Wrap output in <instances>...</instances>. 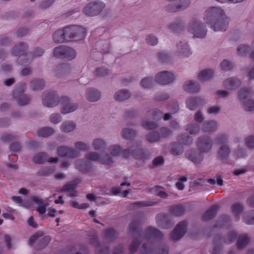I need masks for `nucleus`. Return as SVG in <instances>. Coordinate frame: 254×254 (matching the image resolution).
I'll list each match as a JSON object with an SVG mask.
<instances>
[{"label":"nucleus","mask_w":254,"mask_h":254,"mask_svg":"<svg viewBox=\"0 0 254 254\" xmlns=\"http://www.w3.org/2000/svg\"><path fill=\"white\" fill-rule=\"evenodd\" d=\"M188 226L186 221H182L179 223L170 235L171 239L176 241L182 238L186 233Z\"/></svg>","instance_id":"obj_13"},{"label":"nucleus","mask_w":254,"mask_h":254,"mask_svg":"<svg viewBox=\"0 0 254 254\" xmlns=\"http://www.w3.org/2000/svg\"><path fill=\"white\" fill-rule=\"evenodd\" d=\"M251 89L250 88H244L242 89L239 92V98L241 102H243V105L245 110L248 111L254 110V101L247 100L244 101L247 97H251Z\"/></svg>","instance_id":"obj_12"},{"label":"nucleus","mask_w":254,"mask_h":254,"mask_svg":"<svg viewBox=\"0 0 254 254\" xmlns=\"http://www.w3.org/2000/svg\"><path fill=\"white\" fill-rule=\"evenodd\" d=\"M169 150L171 154L176 156L183 152V148L178 142H173L169 146Z\"/></svg>","instance_id":"obj_31"},{"label":"nucleus","mask_w":254,"mask_h":254,"mask_svg":"<svg viewBox=\"0 0 254 254\" xmlns=\"http://www.w3.org/2000/svg\"><path fill=\"white\" fill-rule=\"evenodd\" d=\"M177 48L178 56L180 57H186L191 54V52L188 43L185 41L181 42L180 44L178 45Z\"/></svg>","instance_id":"obj_22"},{"label":"nucleus","mask_w":254,"mask_h":254,"mask_svg":"<svg viewBox=\"0 0 254 254\" xmlns=\"http://www.w3.org/2000/svg\"><path fill=\"white\" fill-rule=\"evenodd\" d=\"M25 83H21L13 90V98L16 100L18 104L21 106L28 104L31 100L29 96L23 94L25 89Z\"/></svg>","instance_id":"obj_9"},{"label":"nucleus","mask_w":254,"mask_h":254,"mask_svg":"<svg viewBox=\"0 0 254 254\" xmlns=\"http://www.w3.org/2000/svg\"><path fill=\"white\" fill-rule=\"evenodd\" d=\"M186 130L190 134L197 133L199 130V126L198 124H189L187 126Z\"/></svg>","instance_id":"obj_51"},{"label":"nucleus","mask_w":254,"mask_h":254,"mask_svg":"<svg viewBox=\"0 0 254 254\" xmlns=\"http://www.w3.org/2000/svg\"><path fill=\"white\" fill-rule=\"evenodd\" d=\"M146 137L149 142H154L160 139V135L158 132L153 131L147 134Z\"/></svg>","instance_id":"obj_47"},{"label":"nucleus","mask_w":254,"mask_h":254,"mask_svg":"<svg viewBox=\"0 0 254 254\" xmlns=\"http://www.w3.org/2000/svg\"><path fill=\"white\" fill-rule=\"evenodd\" d=\"M178 140L181 143L185 145H189L192 142V138L188 135H181Z\"/></svg>","instance_id":"obj_54"},{"label":"nucleus","mask_w":254,"mask_h":254,"mask_svg":"<svg viewBox=\"0 0 254 254\" xmlns=\"http://www.w3.org/2000/svg\"><path fill=\"white\" fill-rule=\"evenodd\" d=\"M75 127V124L73 122H64L61 127V129L63 131L69 132L73 130Z\"/></svg>","instance_id":"obj_43"},{"label":"nucleus","mask_w":254,"mask_h":254,"mask_svg":"<svg viewBox=\"0 0 254 254\" xmlns=\"http://www.w3.org/2000/svg\"><path fill=\"white\" fill-rule=\"evenodd\" d=\"M87 160L91 161H99L105 165H110L112 163V158L110 155L107 154L103 158H101L99 155L95 152H89L85 156Z\"/></svg>","instance_id":"obj_15"},{"label":"nucleus","mask_w":254,"mask_h":254,"mask_svg":"<svg viewBox=\"0 0 254 254\" xmlns=\"http://www.w3.org/2000/svg\"><path fill=\"white\" fill-rule=\"evenodd\" d=\"M197 146L199 150H190L188 151L186 153V156L191 161L195 164H199L203 160V152L208 151L211 148L212 143L210 137L206 135L199 137L197 141Z\"/></svg>","instance_id":"obj_5"},{"label":"nucleus","mask_w":254,"mask_h":254,"mask_svg":"<svg viewBox=\"0 0 254 254\" xmlns=\"http://www.w3.org/2000/svg\"><path fill=\"white\" fill-rule=\"evenodd\" d=\"M130 94L126 90H120L115 95V99L117 101H123L128 99L130 97Z\"/></svg>","instance_id":"obj_39"},{"label":"nucleus","mask_w":254,"mask_h":254,"mask_svg":"<svg viewBox=\"0 0 254 254\" xmlns=\"http://www.w3.org/2000/svg\"><path fill=\"white\" fill-rule=\"evenodd\" d=\"M228 137L225 134H220L215 139V143L217 144H221L218 154L221 159L226 158L230 153V148L226 143L227 142Z\"/></svg>","instance_id":"obj_11"},{"label":"nucleus","mask_w":254,"mask_h":254,"mask_svg":"<svg viewBox=\"0 0 254 254\" xmlns=\"http://www.w3.org/2000/svg\"><path fill=\"white\" fill-rule=\"evenodd\" d=\"M31 200L37 205L36 210L39 214H44L46 212L48 205L42 198L33 196L31 197Z\"/></svg>","instance_id":"obj_19"},{"label":"nucleus","mask_w":254,"mask_h":254,"mask_svg":"<svg viewBox=\"0 0 254 254\" xmlns=\"http://www.w3.org/2000/svg\"><path fill=\"white\" fill-rule=\"evenodd\" d=\"M69 66L67 64H61L57 67L55 72L57 75L59 73L65 74L69 71Z\"/></svg>","instance_id":"obj_49"},{"label":"nucleus","mask_w":254,"mask_h":254,"mask_svg":"<svg viewBox=\"0 0 254 254\" xmlns=\"http://www.w3.org/2000/svg\"><path fill=\"white\" fill-rule=\"evenodd\" d=\"M30 86L33 91L41 90L45 86V82L43 79H34L31 82Z\"/></svg>","instance_id":"obj_32"},{"label":"nucleus","mask_w":254,"mask_h":254,"mask_svg":"<svg viewBox=\"0 0 254 254\" xmlns=\"http://www.w3.org/2000/svg\"><path fill=\"white\" fill-rule=\"evenodd\" d=\"M156 221L159 225L164 228L168 229L174 225V223L171 222L167 223V219L165 214H158L156 216Z\"/></svg>","instance_id":"obj_26"},{"label":"nucleus","mask_w":254,"mask_h":254,"mask_svg":"<svg viewBox=\"0 0 254 254\" xmlns=\"http://www.w3.org/2000/svg\"><path fill=\"white\" fill-rule=\"evenodd\" d=\"M188 31L193 34L194 37L200 38L205 37L207 33L204 23L199 22L196 18H192L190 21Z\"/></svg>","instance_id":"obj_7"},{"label":"nucleus","mask_w":254,"mask_h":254,"mask_svg":"<svg viewBox=\"0 0 254 254\" xmlns=\"http://www.w3.org/2000/svg\"><path fill=\"white\" fill-rule=\"evenodd\" d=\"M53 54L57 58L71 60L75 57L76 52L70 47L61 46L54 49Z\"/></svg>","instance_id":"obj_8"},{"label":"nucleus","mask_w":254,"mask_h":254,"mask_svg":"<svg viewBox=\"0 0 254 254\" xmlns=\"http://www.w3.org/2000/svg\"><path fill=\"white\" fill-rule=\"evenodd\" d=\"M169 210L172 214L177 216H180L185 213L186 209L183 205L177 204L170 206Z\"/></svg>","instance_id":"obj_29"},{"label":"nucleus","mask_w":254,"mask_h":254,"mask_svg":"<svg viewBox=\"0 0 254 254\" xmlns=\"http://www.w3.org/2000/svg\"><path fill=\"white\" fill-rule=\"evenodd\" d=\"M169 28L173 32H180L184 28V22L180 19H177L175 22L169 25Z\"/></svg>","instance_id":"obj_30"},{"label":"nucleus","mask_w":254,"mask_h":254,"mask_svg":"<svg viewBox=\"0 0 254 254\" xmlns=\"http://www.w3.org/2000/svg\"><path fill=\"white\" fill-rule=\"evenodd\" d=\"M190 3V0H183L178 5L175 4L174 3H171L166 6V10L168 12H177L185 9Z\"/></svg>","instance_id":"obj_18"},{"label":"nucleus","mask_w":254,"mask_h":254,"mask_svg":"<svg viewBox=\"0 0 254 254\" xmlns=\"http://www.w3.org/2000/svg\"><path fill=\"white\" fill-rule=\"evenodd\" d=\"M132 156L136 159H147L148 154H146L145 151L142 149H135L132 151Z\"/></svg>","instance_id":"obj_33"},{"label":"nucleus","mask_w":254,"mask_h":254,"mask_svg":"<svg viewBox=\"0 0 254 254\" xmlns=\"http://www.w3.org/2000/svg\"><path fill=\"white\" fill-rule=\"evenodd\" d=\"M204 20L215 31H225L228 26L229 18L220 7L207 8L204 14Z\"/></svg>","instance_id":"obj_2"},{"label":"nucleus","mask_w":254,"mask_h":254,"mask_svg":"<svg viewBox=\"0 0 254 254\" xmlns=\"http://www.w3.org/2000/svg\"><path fill=\"white\" fill-rule=\"evenodd\" d=\"M246 144L248 147L250 148L254 147V136H248L246 140Z\"/></svg>","instance_id":"obj_64"},{"label":"nucleus","mask_w":254,"mask_h":254,"mask_svg":"<svg viewBox=\"0 0 254 254\" xmlns=\"http://www.w3.org/2000/svg\"><path fill=\"white\" fill-rule=\"evenodd\" d=\"M199 85L196 82L193 80H189L185 82L184 85V89L185 91L190 92H196L199 90Z\"/></svg>","instance_id":"obj_27"},{"label":"nucleus","mask_w":254,"mask_h":254,"mask_svg":"<svg viewBox=\"0 0 254 254\" xmlns=\"http://www.w3.org/2000/svg\"><path fill=\"white\" fill-rule=\"evenodd\" d=\"M142 126L143 127L148 129H153L157 127L156 124L146 121H143L142 123Z\"/></svg>","instance_id":"obj_60"},{"label":"nucleus","mask_w":254,"mask_h":254,"mask_svg":"<svg viewBox=\"0 0 254 254\" xmlns=\"http://www.w3.org/2000/svg\"><path fill=\"white\" fill-rule=\"evenodd\" d=\"M218 209L219 206L217 204L212 205L203 213L202 219L206 221L212 219L215 216Z\"/></svg>","instance_id":"obj_24"},{"label":"nucleus","mask_w":254,"mask_h":254,"mask_svg":"<svg viewBox=\"0 0 254 254\" xmlns=\"http://www.w3.org/2000/svg\"><path fill=\"white\" fill-rule=\"evenodd\" d=\"M80 182L79 179H76L73 181L68 182V183L64 185L62 189L63 191H73L76 185H77Z\"/></svg>","instance_id":"obj_36"},{"label":"nucleus","mask_w":254,"mask_h":254,"mask_svg":"<svg viewBox=\"0 0 254 254\" xmlns=\"http://www.w3.org/2000/svg\"><path fill=\"white\" fill-rule=\"evenodd\" d=\"M50 121L54 124H57L62 121V117L60 114H53L50 116Z\"/></svg>","instance_id":"obj_62"},{"label":"nucleus","mask_w":254,"mask_h":254,"mask_svg":"<svg viewBox=\"0 0 254 254\" xmlns=\"http://www.w3.org/2000/svg\"><path fill=\"white\" fill-rule=\"evenodd\" d=\"M214 72L209 69L202 70L199 74L198 78L200 80L206 81L210 79L213 75Z\"/></svg>","instance_id":"obj_35"},{"label":"nucleus","mask_w":254,"mask_h":254,"mask_svg":"<svg viewBox=\"0 0 254 254\" xmlns=\"http://www.w3.org/2000/svg\"><path fill=\"white\" fill-rule=\"evenodd\" d=\"M161 136L163 137H167L172 133L171 130L166 127H163L160 129Z\"/></svg>","instance_id":"obj_63"},{"label":"nucleus","mask_w":254,"mask_h":254,"mask_svg":"<svg viewBox=\"0 0 254 254\" xmlns=\"http://www.w3.org/2000/svg\"><path fill=\"white\" fill-rule=\"evenodd\" d=\"M86 33V31L83 27L71 25L56 31L54 34L53 39L58 43L79 40L85 36Z\"/></svg>","instance_id":"obj_4"},{"label":"nucleus","mask_w":254,"mask_h":254,"mask_svg":"<svg viewBox=\"0 0 254 254\" xmlns=\"http://www.w3.org/2000/svg\"><path fill=\"white\" fill-rule=\"evenodd\" d=\"M90 243L91 245L96 247V254H109V247H105L101 249V244L99 242V240L96 236H94L90 238Z\"/></svg>","instance_id":"obj_21"},{"label":"nucleus","mask_w":254,"mask_h":254,"mask_svg":"<svg viewBox=\"0 0 254 254\" xmlns=\"http://www.w3.org/2000/svg\"><path fill=\"white\" fill-rule=\"evenodd\" d=\"M154 83L152 78L146 77L141 80V85L143 88H147L152 87Z\"/></svg>","instance_id":"obj_50"},{"label":"nucleus","mask_w":254,"mask_h":254,"mask_svg":"<svg viewBox=\"0 0 254 254\" xmlns=\"http://www.w3.org/2000/svg\"><path fill=\"white\" fill-rule=\"evenodd\" d=\"M109 151L113 156L119 155L122 151V148L120 146L114 145L109 147Z\"/></svg>","instance_id":"obj_53"},{"label":"nucleus","mask_w":254,"mask_h":254,"mask_svg":"<svg viewBox=\"0 0 254 254\" xmlns=\"http://www.w3.org/2000/svg\"><path fill=\"white\" fill-rule=\"evenodd\" d=\"M168 98L169 96L166 93L159 92L155 95L154 99L156 101H161L166 100Z\"/></svg>","instance_id":"obj_57"},{"label":"nucleus","mask_w":254,"mask_h":254,"mask_svg":"<svg viewBox=\"0 0 254 254\" xmlns=\"http://www.w3.org/2000/svg\"><path fill=\"white\" fill-rule=\"evenodd\" d=\"M241 84L240 81L236 78H230L226 79L223 83L225 88L229 89L236 88Z\"/></svg>","instance_id":"obj_28"},{"label":"nucleus","mask_w":254,"mask_h":254,"mask_svg":"<svg viewBox=\"0 0 254 254\" xmlns=\"http://www.w3.org/2000/svg\"><path fill=\"white\" fill-rule=\"evenodd\" d=\"M205 103V100L200 97L190 98L187 101V106L190 110H195L199 106Z\"/></svg>","instance_id":"obj_20"},{"label":"nucleus","mask_w":254,"mask_h":254,"mask_svg":"<svg viewBox=\"0 0 254 254\" xmlns=\"http://www.w3.org/2000/svg\"><path fill=\"white\" fill-rule=\"evenodd\" d=\"M154 250V244L150 241L142 245L141 249V254H152Z\"/></svg>","instance_id":"obj_38"},{"label":"nucleus","mask_w":254,"mask_h":254,"mask_svg":"<svg viewBox=\"0 0 254 254\" xmlns=\"http://www.w3.org/2000/svg\"><path fill=\"white\" fill-rule=\"evenodd\" d=\"M156 203L154 201H137L130 204V206L135 209L141 207L153 206Z\"/></svg>","instance_id":"obj_46"},{"label":"nucleus","mask_w":254,"mask_h":254,"mask_svg":"<svg viewBox=\"0 0 254 254\" xmlns=\"http://www.w3.org/2000/svg\"><path fill=\"white\" fill-rule=\"evenodd\" d=\"M43 104L48 107H53L57 106L60 102L63 105L61 109L63 114H67L75 111L78 108V105L70 103L69 98L62 97L60 100L55 92L45 91L42 97Z\"/></svg>","instance_id":"obj_3"},{"label":"nucleus","mask_w":254,"mask_h":254,"mask_svg":"<svg viewBox=\"0 0 254 254\" xmlns=\"http://www.w3.org/2000/svg\"><path fill=\"white\" fill-rule=\"evenodd\" d=\"M136 131L128 127L125 128L122 131V136L124 138L129 139L134 137L136 135Z\"/></svg>","instance_id":"obj_40"},{"label":"nucleus","mask_w":254,"mask_h":254,"mask_svg":"<svg viewBox=\"0 0 254 254\" xmlns=\"http://www.w3.org/2000/svg\"><path fill=\"white\" fill-rule=\"evenodd\" d=\"M86 99L90 102H95L101 98L100 92L96 89L90 88L86 91Z\"/></svg>","instance_id":"obj_25"},{"label":"nucleus","mask_w":254,"mask_h":254,"mask_svg":"<svg viewBox=\"0 0 254 254\" xmlns=\"http://www.w3.org/2000/svg\"><path fill=\"white\" fill-rule=\"evenodd\" d=\"M93 146L95 150L103 151L105 148L106 143L103 139L96 138L93 141Z\"/></svg>","instance_id":"obj_42"},{"label":"nucleus","mask_w":254,"mask_h":254,"mask_svg":"<svg viewBox=\"0 0 254 254\" xmlns=\"http://www.w3.org/2000/svg\"><path fill=\"white\" fill-rule=\"evenodd\" d=\"M148 115H150L153 120L157 121L162 117L163 113L160 110L156 109L149 111Z\"/></svg>","instance_id":"obj_48"},{"label":"nucleus","mask_w":254,"mask_h":254,"mask_svg":"<svg viewBox=\"0 0 254 254\" xmlns=\"http://www.w3.org/2000/svg\"><path fill=\"white\" fill-rule=\"evenodd\" d=\"M105 6L104 3L100 0L90 2L84 8L83 12L87 16H95L100 13Z\"/></svg>","instance_id":"obj_10"},{"label":"nucleus","mask_w":254,"mask_h":254,"mask_svg":"<svg viewBox=\"0 0 254 254\" xmlns=\"http://www.w3.org/2000/svg\"><path fill=\"white\" fill-rule=\"evenodd\" d=\"M232 211L235 213V216L239 217V216L243 209V205L240 203L233 204L232 206Z\"/></svg>","instance_id":"obj_52"},{"label":"nucleus","mask_w":254,"mask_h":254,"mask_svg":"<svg viewBox=\"0 0 254 254\" xmlns=\"http://www.w3.org/2000/svg\"><path fill=\"white\" fill-rule=\"evenodd\" d=\"M217 128V124L214 121L205 122L203 124V130L204 132L213 131Z\"/></svg>","instance_id":"obj_34"},{"label":"nucleus","mask_w":254,"mask_h":254,"mask_svg":"<svg viewBox=\"0 0 254 254\" xmlns=\"http://www.w3.org/2000/svg\"><path fill=\"white\" fill-rule=\"evenodd\" d=\"M54 171V169L51 167H46L42 168L38 172L39 176H48L52 174Z\"/></svg>","instance_id":"obj_55"},{"label":"nucleus","mask_w":254,"mask_h":254,"mask_svg":"<svg viewBox=\"0 0 254 254\" xmlns=\"http://www.w3.org/2000/svg\"><path fill=\"white\" fill-rule=\"evenodd\" d=\"M27 49V45L26 43L21 42L17 46L13 47L12 51V55L13 56H18V62L21 65H27L31 62L32 58L29 57L28 53L25 51Z\"/></svg>","instance_id":"obj_6"},{"label":"nucleus","mask_w":254,"mask_h":254,"mask_svg":"<svg viewBox=\"0 0 254 254\" xmlns=\"http://www.w3.org/2000/svg\"><path fill=\"white\" fill-rule=\"evenodd\" d=\"M74 164L76 169L83 173H86L92 169V164L89 161L78 159Z\"/></svg>","instance_id":"obj_17"},{"label":"nucleus","mask_w":254,"mask_h":254,"mask_svg":"<svg viewBox=\"0 0 254 254\" xmlns=\"http://www.w3.org/2000/svg\"><path fill=\"white\" fill-rule=\"evenodd\" d=\"M51 238L49 236H46L44 237L39 242L36 246V250L43 249L45 248L51 242Z\"/></svg>","instance_id":"obj_41"},{"label":"nucleus","mask_w":254,"mask_h":254,"mask_svg":"<svg viewBox=\"0 0 254 254\" xmlns=\"http://www.w3.org/2000/svg\"><path fill=\"white\" fill-rule=\"evenodd\" d=\"M221 67L222 69L225 70H229L232 69L233 65V64L229 61L224 60L221 63Z\"/></svg>","instance_id":"obj_56"},{"label":"nucleus","mask_w":254,"mask_h":254,"mask_svg":"<svg viewBox=\"0 0 254 254\" xmlns=\"http://www.w3.org/2000/svg\"><path fill=\"white\" fill-rule=\"evenodd\" d=\"M249 46L247 45H241L237 49V53L240 55H243L248 52Z\"/></svg>","instance_id":"obj_58"},{"label":"nucleus","mask_w":254,"mask_h":254,"mask_svg":"<svg viewBox=\"0 0 254 254\" xmlns=\"http://www.w3.org/2000/svg\"><path fill=\"white\" fill-rule=\"evenodd\" d=\"M146 40L148 44L151 45H155L158 43V39L157 37L151 35L147 36Z\"/></svg>","instance_id":"obj_61"},{"label":"nucleus","mask_w":254,"mask_h":254,"mask_svg":"<svg viewBox=\"0 0 254 254\" xmlns=\"http://www.w3.org/2000/svg\"><path fill=\"white\" fill-rule=\"evenodd\" d=\"M141 223L139 220L134 219L129 225V233L135 238L129 246V250L131 253H134L137 250V248L141 243L138 239L150 240H161L163 238V234L157 229L149 226L146 228L144 233L141 231Z\"/></svg>","instance_id":"obj_1"},{"label":"nucleus","mask_w":254,"mask_h":254,"mask_svg":"<svg viewBox=\"0 0 254 254\" xmlns=\"http://www.w3.org/2000/svg\"><path fill=\"white\" fill-rule=\"evenodd\" d=\"M249 238L247 235H240L237 240V245L239 249H242L245 247L249 242Z\"/></svg>","instance_id":"obj_37"},{"label":"nucleus","mask_w":254,"mask_h":254,"mask_svg":"<svg viewBox=\"0 0 254 254\" xmlns=\"http://www.w3.org/2000/svg\"><path fill=\"white\" fill-rule=\"evenodd\" d=\"M108 73V70L104 67H99L96 69L94 74L98 76H103Z\"/></svg>","instance_id":"obj_59"},{"label":"nucleus","mask_w":254,"mask_h":254,"mask_svg":"<svg viewBox=\"0 0 254 254\" xmlns=\"http://www.w3.org/2000/svg\"><path fill=\"white\" fill-rule=\"evenodd\" d=\"M58 154L62 157L75 158L79 155V152L73 148L65 146H61L57 149Z\"/></svg>","instance_id":"obj_16"},{"label":"nucleus","mask_w":254,"mask_h":254,"mask_svg":"<svg viewBox=\"0 0 254 254\" xmlns=\"http://www.w3.org/2000/svg\"><path fill=\"white\" fill-rule=\"evenodd\" d=\"M118 233L113 228H109L105 230L103 233V236L104 239L110 242H112L116 240L118 237Z\"/></svg>","instance_id":"obj_23"},{"label":"nucleus","mask_w":254,"mask_h":254,"mask_svg":"<svg viewBox=\"0 0 254 254\" xmlns=\"http://www.w3.org/2000/svg\"><path fill=\"white\" fill-rule=\"evenodd\" d=\"M174 79L175 75L167 71L160 72L155 76V82L161 85L168 84L173 82Z\"/></svg>","instance_id":"obj_14"},{"label":"nucleus","mask_w":254,"mask_h":254,"mask_svg":"<svg viewBox=\"0 0 254 254\" xmlns=\"http://www.w3.org/2000/svg\"><path fill=\"white\" fill-rule=\"evenodd\" d=\"M54 132L53 128L50 127H44L39 129L37 133L39 136L47 137L52 135Z\"/></svg>","instance_id":"obj_45"},{"label":"nucleus","mask_w":254,"mask_h":254,"mask_svg":"<svg viewBox=\"0 0 254 254\" xmlns=\"http://www.w3.org/2000/svg\"><path fill=\"white\" fill-rule=\"evenodd\" d=\"M48 155L45 153H40L33 158V161L35 163L42 164L47 160Z\"/></svg>","instance_id":"obj_44"}]
</instances>
